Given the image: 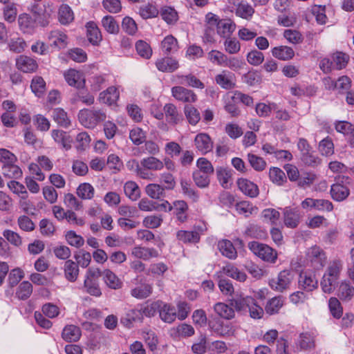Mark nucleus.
Masks as SVG:
<instances>
[{
    "mask_svg": "<svg viewBox=\"0 0 354 354\" xmlns=\"http://www.w3.org/2000/svg\"><path fill=\"white\" fill-rule=\"evenodd\" d=\"M342 270L343 262L342 260L335 259L330 262L320 282L324 292L330 294L333 292Z\"/></svg>",
    "mask_w": 354,
    "mask_h": 354,
    "instance_id": "obj_1",
    "label": "nucleus"
},
{
    "mask_svg": "<svg viewBox=\"0 0 354 354\" xmlns=\"http://www.w3.org/2000/svg\"><path fill=\"white\" fill-rule=\"evenodd\" d=\"M28 10L35 17L37 24L43 28L50 24L55 12L53 3L50 1L45 2L43 8L39 3H32Z\"/></svg>",
    "mask_w": 354,
    "mask_h": 354,
    "instance_id": "obj_2",
    "label": "nucleus"
},
{
    "mask_svg": "<svg viewBox=\"0 0 354 354\" xmlns=\"http://www.w3.org/2000/svg\"><path fill=\"white\" fill-rule=\"evenodd\" d=\"M248 248L263 261L274 263L277 259V252L267 244L258 241H250L248 245Z\"/></svg>",
    "mask_w": 354,
    "mask_h": 354,
    "instance_id": "obj_3",
    "label": "nucleus"
},
{
    "mask_svg": "<svg viewBox=\"0 0 354 354\" xmlns=\"http://www.w3.org/2000/svg\"><path fill=\"white\" fill-rule=\"evenodd\" d=\"M101 277V270L99 268H90L87 270L84 281V291L96 297L102 295V291L98 283Z\"/></svg>",
    "mask_w": 354,
    "mask_h": 354,
    "instance_id": "obj_4",
    "label": "nucleus"
},
{
    "mask_svg": "<svg viewBox=\"0 0 354 354\" xmlns=\"http://www.w3.org/2000/svg\"><path fill=\"white\" fill-rule=\"evenodd\" d=\"M105 113L100 110L82 109L78 113L80 122L86 128H94L97 124L105 120Z\"/></svg>",
    "mask_w": 354,
    "mask_h": 354,
    "instance_id": "obj_5",
    "label": "nucleus"
},
{
    "mask_svg": "<svg viewBox=\"0 0 354 354\" xmlns=\"http://www.w3.org/2000/svg\"><path fill=\"white\" fill-rule=\"evenodd\" d=\"M327 257L325 252L319 246L314 245L308 248L306 253L307 265L315 269L322 268L326 263Z\"/></svg>",
    "mask_w": 354,
    "mask_h": 354,
    "instance_id": "obj_6",
    "label": "nucleus"
},
{
    "mask_svg": "<svg viewBox=\"0 0 354 354\" xmlns=\"http://www.w3.org/2000/svg\"><path fill=\"white\" fill-rule=\"evenodd\" d=\"M294 279V274L288 270L281 271L277 277L272 279L269 281L270 288L278 292H283L290 288Z\"/></svg>",
    "mask_w": 354,
    "mask_h": 354,
    "instance_id": "obj_7",
    "label": "nucleus"
},
{
    "mask_svg": "<svg viewBox=\"0 0 354 354\" xmlns=\"http://www.w3.org/2000/svg\"><path fill=\"white\" fill-rule=\"evenodd\" d=\"M171 95L178 101L183 103H194L197 101V95L190 89L182 86L171 88Z\"/></svg>",
    "mask_w": 354,
    "mask_h": 354,
    "instance_id": "obj_8",
    "label": "nucleus"
},
{
    "mask_svg": "<svg viewBox=\"0 0 354 354\" xmlns=\"http://www.w3.org/2000/svg\"><path fill=\"white\" fill-rule=\"evenodd\" d=\"M298 286L306 292H312L318 288V281L314 273L301 272L299 276Z\"/></svg>",
    "mask_w": 354,
    "mask_h": 354,
    "instance_id": "obj_9",
    "label": "nucleus"
},
{
    "mask_svg": "<svg viewBox=\"0 0 354 354\" xmlns=\"http://www.w3.org/2000/svg\"><path fill=\"white\" fill-rule=\"evenodd\" d=\"M196 150L202 155H205L212 151L214 143L210 136L206 133H198L194 140Z\"/></svg>",
    "mask_w": 354,
    "mask_h": 354,
    "instance_id": "obj_10",
    "label": "nucleus"
},
{
    "mask_svg": "<svg viewBox=\"0 0 354 354\" xmlns=\"http://www.w3.org/2000/svg\"><path fill=\"white\" fill-rule=\"evenodd\" d=\"M254 304V298L243 294H236L230 300V304L234 310L239 313H246L251 304Z\"/></svg>",
    "mask_w": 354,
    "mask_h": 354,
    "instance_id": "obj_11",
    "label": "nucleus"
},
{
    "mask_svg": "<svg viewBox=\"0 0 354 354\" xmlns=\"http://www.w3.org/2000/svg\"><path fill=\"white\" fill-rule=\"evenodd\" d=\"M221 19L212 12H208L205 15V39L208 42L214 41V29L217 28L218 23Z\"/></svg>",
    "mask_w": 354,
    "mask_h": 354,
    "instance_id": "obj_12",
    "label": "nucleus"
},
{
    "mask_svg": "<svg viewBox=\"0 0 354 354\" xmlns=\"http://www.w3.org/2000/svg\"><path fill=\"white\" fill-rule=\"evenodd\" d=\"M131 255L136 259L149 261L151 258L158 257L159 256V253L153 248L137 245L131 249Z\"/></svg>",
    "mask_w": 354,
    "mask_h": 354,
    "instance_id": "obj_13",
    "label": "nucleus"
},
{
    "mask_svg": "<svg viewBox=\"0 0 354 354\" xmlns=\"http://www.w3.org/2000/svg\"><path fill=\"white\" fill-rule=\"evenodd\" d=\"M16 67L24 73H33L37 69L38 64L33 58L21 55L16 59Z\"/></svg>",
    "mask_w": 354,
    "mask_h": 354,
    "instance_id": "obj_14",
    "label": "nucleus"
},
{
    "mask_svg": "<svg viewBox=\"0 0 354 354\" xmlns=\"http://www.w3.org/2000/svg\"><path fill=\"white\" fill-rule=\"evenodd\" d=\"M283 222L286 227L295 228L299 223L301 215L297 208L286 207L283 209Z\"/></svg>",
    "mask_w": 354,
    "mask_h": 354,
    "instance_id": "obj_15",
    "label": "nucleus"
},
{
    "mask_svg": "<svg viewBox=\"0 0 354 354\" xmlns=\"http://www.w3.org/2000/svg\"><path fill=\"white\" fill-rule=\"evenodd\" d=\"M234 78L232 73L223 70L215 76V82L221 88L229 90L235 87Z\"/></svg>",
    "mask_w": 354,
    "mask_h": 354,
    "instance_id": "obj_16",
    "label": "nucleus"
},
{
    "mask_svg": "<svg viewBox=\"0 0 354 354\" xmlns=\"http://www.w3.org/2000/svg\"><path fill=\"white\" fill-rule=\"evenodd\" d=\"M18 24L20 30L23 32L28 34L33 33L37 26L35 18L33 19L27 13L19 15L18 17Z\"/></svg>",
    "mask_w": 354,
    "mask_h": 354,
    "instance_id": "obj_17",
    "label": "nucleus"
},
{
    "mask_svg": "<svg viewBox=\"0 0 354 354\" xmlns=\"http://www.w3.org/2000/svg\"><path fill=\"white\" fill-rule=\"evenodd\" d=\"M174 77L176 83L180 85H186L201 89L205 88V84L198 77L191 73L186 75L177 74Z\"/></svg>",
    "mask_w": 354,
    "mask_h": 354,
    "instance_id": "obj_18",
    "label": "nucleus"
},
{
    "mask_svg": "<svg viewBox=\"0 0 354 354\" xmlns=\"http://www.w3.org/2000/svg\"><path fill=\"white\" fill-rule=\"evenodd\" d=\"M237 185L240 191L246 196L254 198L259 195V190L258 186L246 178H239L237 180Z\"/></svg>",
    "mask_w": 354,
    "mask_h": 354,
    "instance_id": "obj_19",
    "label": "nucleus"
},
{
    "mask_svg": "<svg viewBox=\"0 0 354 354\" xmlns=\"http://www.w3.org/2000/svg\"><path fill=\"white\" fill-rule=\"evenodd\" d=\"M156 66L157 68L164 73H172L179 67L178 62L169 57L160 58L156 60Z\"/></svg>",
    "mask_w": 354,
    "mask_h": 354,
    "instance_id": "obj_20",
    "label": "nucleus"
},
{
    "mask_svg": "<svg viewBox=\"0 0 354 354\" xmlns=\"http://www.w3.org/2000/svg\"><path fill=\"white\" fill-rule=\"evenodd\" d=\"M101 276L105 284L111 289L118 290L122 288V281L111 270L105 269L101 272Z\"/></svg>",
    "mask_w": 354,
    "mask_h": 354,
    "instance_id": "obj_21",
    "label": "nucleus"
},
{
    "mask_svg": "<svg viewBox=\"0 0 354 354\" xmlns=\"http://www.w3.org/2000/svg\"><path fill=\"white\" fill-rule=\"evenodd\" d=\"M64 79L68 85L80 88L84 86V80L80 72L75 69H69L64 74Z\"/></svg>",
    "mask_w": 354,
    "mask_h": 354,
    "instance_id": "obj_22",
    "label": "nucleus"
},
{
    "mask_svg": "<svg viewBox=\"0 0 354 354\" xmlns=\"http://www.w3.org/2000/svg\"><path fill=\"white\" fill-rule=\"evenodd\" d=\"M158 312L160 319L166 323L171 324L176 318V308L170 304H165L162 301Z\"/></svg>",
    "mask_w": 354,
    "mask_h": 354,
    "instance_id": "obj_23",
    "label": "nucleus"
},
{
    "mask_svg": "<svg viewBox=\"0 0 354 354\" xmlns=\"http://www.w3.org/2000/svg\"><path fill=\"white\" fill-rule=\"evenodd\" d=\"M120 93L117 88L110 86L106 90L101 92L99 95V101L109 106L115 104L119 99Z\"/></svg>",
    "mask_w": 354,
    "mask_h": 354,
    "instance_id": "obj_24",
    "label": "nucleus"
},
{
    "mask_svg": "<svg viewBox=\"0 0 354 354\" xmlns=\"http://www.w3.org/2000/svg\"><path fill=\"white\" fill-rule=\"evenodd\" d=\"M222 272L227 277L235 279L239 282H244L246 281L247 274L240 270L237 267L232 263H228L222 268Z\"/></svg>",
    "mask_w": 354,
    "mask_h": 354,
    "instance_id": "obj_25",
    "label": "nucleus"
},
{
    "mask_svg": "<svg viewBox=\"0 0 354 354\" xmlns=\"http://www.w3.org/2000/svg\"><path fill=\"white\" fill-rule=\"evenodd\" d=\"M53 120L61 127L67 129L71 125V120L68 113L62 108H55L51 115Z\"/></svg>",
    "mask_w": 354,
    "mask_h": 354,
    "instance_id": "obj_26",
    "label": "nucleus"
},
{
    "mask_svg": "<svg viewBox=\"0 0 354 354\" xmlns=\"http://www.w3.org/2000/svg\"><path fill=\"white\" fill-rule=\"evenodd\" d=\"M153 285L148 283H140L131 290V295L138 299H144L151 296Z\"/></svg>",
    "mask_w": 354,
    "mask_h": 354,
    "instance_id": "obj_27",
    "label": "nucleus"
},
{
    "mask_svg": "<svg viewBox=\"0 0 354 354\" xmlns=\"http://www.w3.org/2000/svg\"><path fill=\"white\" fill-rule=\"evenodd\" d=\"M51 136L55 142L60 145L66 150L71 148L72 138L67 135L66 131L53 129L51 131Z\"/></svg>",
    "mask_w": 354,
    "mask_h": 354,
    "instance_id": "obj_28",
    "label": "nucleus"
},
{
    "mask_svg": "<svg viewBox=\"0 0 354 354\" xmlns=\"http://www.w3.org/2000/svg\"><path fill=\"white\" fill-rule=\"evenodd\" d=\"M86 28L89 42L93 45H97L102 41V37L97 24L93 21H88L86 24Z\"/></svg>",
    "mask_w": 354,
    "mask_h": 354,
    "instance_id": "obj_29",
    "label": "nucleus"
},
{
    "mask_svg": "<svg viewBox=\"0 0 354 354\" xmlns=\"http://www.w3.org/2000/svg\"><path fill=\"white\" fill-rule=\"evenodd\" d=\"M48 39L52 41V45L59 49L66 48L68 44L67 35L59 30L50 31L48 35Z\"/></svg>",
    "mask_w": 354,
    "mask_h": 354,
    "instance_id": "obj_30",
    "label": "nucleus"
},
{
    "mask_svg": "<svg viewBox=\"0 0 354 354\" xmlns=\"http://www.w3.org/2000/svg\"><path fill=\"white\" fill-rule=\"evenodd\" d=\"M58 21L62 25H68L74 20V13L67 4H62L58 10Z\"/></svg>",
    "mask_w": 354,
    "mask_h": 354,
    "instance_id": "obj_31",
    "label": "nucleus"
},
{
    "mask_svg": "<svg viewBox=\"0 0 354 354\" xmlns=\"http://www.w3.org/2000/svg\"><path fill=\"white\" fill-rule=\"evenodd\" d=\"M218 248L223 256L235 259L237 257V252L232 243L227 239H223L218 243Z\"/></svg>",
    "mask_w": 354,
    "mask_h": 354,
    "instance_id": "obj_32",
    "label": "nucleus"
},
{
    "mask_svg": "<svg viewBox=\"0 0 354 354\" xmlns=\"http://www.w3.org/2000/svg\"><path fill=\"white\" fill-rule=\"evenodd\" d=\"M79 266L72 260H67L64 263V277L70 282H75L79 275Z\"/></svg>",
    "mask_w": 354,
    "mask_h": 354,
    "instance_id": "obj_33",
    "label": "nucleus"
},
{
    "mask_svg": "<svg viewBox=\"0 0 354 354\" xmlns=\"http://www.w3.org/2000/svg\"><path fill=\"white\" fill-rule=\"evenodd\" d=\"M236 24L230 19H221L216 28L218 35L224 38H228L234 31Z\"/></svg>",
    "mask_w": 354,
    "mask_h": 354,
    "instance_id": "obj_34",
    "label": "nucleus"
},
{
    "mask_svg": "<svg viewBox=\"0 0 354 354\" xmlns=\"http://www.w3.org/2000/svg\"><path fill=\"white\" fill-rule=\"evenodd\" d=\"M331 197L337 201L345 200L349 195V189L340 183H336L331 186Z\"/></svg>",
    "mask_w": 354,
    "mask_h": 354,
    "instance_id": "obj_35",
    "label": "nucleus"
},
{
    "mask_svg": "<svg viewBox=\"0 0 354 354\" xmlns=\"http://www.w3.org/2000/svg\"><path fill=\"white\" fill-rule=\"evenodd\" d=\"M62 337L66 342H77L81 337V330L75 325H67L62 330Z\"/></svg>",
    "mask_w": 354,
    "mask_h": 354,
    "instance_id": "obj_36",
    "label": "nucleus"
},
{
    "mask_svg": "<svg viewBox=\"0 0 354 354\" xmlns=\"http://www.w3.org/2000/svg\"><path fill=\"white\" fill-rule=\"evenodd\" d=\"M272 55L278 59L286 61L291 59L295 56V52L291 47L280 46L272 49Z\"/></svg>",
    "mask_w": 354,
    "mask_h": 354,
    "instance_id": "obj_37",
    "label": "nucleus"
},
{
    "mask_svg": "<svg viewBox=\"0 0 354 354\" xmlns=\"http://www.w3.org/2000/svg\"><path fill=\"white\" fill-rule=\"evenodd\" d=\"M214 312L225 319H232L235 313L233 307L223 302H218L214 306Z\"/></svg>",
    "mask_w": 354,
    "mask_h": 354,
    "instance_id": "obj_38",
    "label": "nucleus"
},
{
    "mask_svg": "<svg viewBox=\"0 0 354 354\" xmlns=\"http://www.w3.org/2000/svg\"><path fill=\"white\" fill-rule=\"evenodd\" d=\"M163 109L169 123L176 124L183 120L182 115L178 113L174 104H166Z\"/></svg>",
    "mask_w": 354,
    "mask_h": 354,
    "instance_id": "obj_39",
    "label": "nucleus"
},
{
    "mask_svg": "<svg viewBox=\"0 0 354 354\" xmlns=\"http://www.w3.org/2000/svg\"><path fill=\"white\" fill-rule=\"evenodd\" d=\"M236 6L235 14L236 16L246 20H250L252 17L254 13V9L249 3L241 1Z\"/></svg>",
    "mask_w": 354,
    "mask_h": 354,
    "instance_id": "obj_40",
    "label": "nucleus"
},
{
    "mask_svg": "<svg viewBox=\"0 0 354 354\" xmlns=\"http://www.w3.org/2000/svg\"><path fill=\"white\" fill-rule=\"evenodd\" d=\"M140 165L149 170L154 171H160L164 168L163 162L154 156L142 158Z\"/></svg>",
    "mask_w": 354,
    "mask_h": 354,
    "instance_id": "obj_41",
    "label": "nucleus"
},
{
    "mask_svg": "<svg viewBox=\"0 0 354 354\" xmlns=\"http://www.w3.org/2000/svg\"><path fill=\"white\" fill-rule=\"evenodd\" d=\"M283 304L284 300L282 297H274L267 301L265 306V311L270 315L277 314L283 306Z\"/></svg>",
    "mask_w": 354,
    "mask_h": 354,
    "instance_id": "obj_42",
    "label": "nucleus"
},
{
    "mask_svg": "<svg viewBox=\"0 0 354 354\" xmlns=\"http://www.w3.org/2000/svg\"><path fill=\"white\" fill-rule=\"evenodd\" d=\"M143 319L140 306L137 308L129 310L125 317L121 319V322L129 328L131 326L133 322H140Z\"/></svg>",
    "mask_w": 354,
    "mask_h": 354,
    "instance_id": "obj_43",
    "label": "nucleus"
},
{
    "mask_svg": "<svg viewBox=\"0 0 354 354\" xmlns=\"http://www.w3.org/2000/svg\"><path fill=\"white\" fill-rule=\"evenodd\" d=\"M161 49L166 55L176 52L178 49L177 39L171 35L166 36L161 42Z\"/></svg>",
    "mask_w": 354,
    "mask_h": 354,
    "instance_id": "obj_44",
    "label": "nucleus"
},
{
    "mask_svg": "<svg viewBox=\"0 0 354 354\" xmlns=\"http://www.w3.org/2000/svg\"><path fill=\"white\" fill-rule=\"evenodd\" d=\"M124 192L126 196L133 201H137L140 197V189L134 181L126 182L124 185Z\"/></svg>",
    "mask_w": 354,
    "mask_h": 354,
    "instance_id": "obj_45",
    "label": "nucleus"
},
{
    "mask_svg": "<svg viewBox=\"0 0 354 354\" xmlns=\"http://www.w3.org/2000/svg\"><path fill=\"white\" fill-rule=\"evenodd\" d=\"M173 209L178 220L180 222H185L187 220V212L188 205L184 201H176L173 204Z\"/></svg>",
    "mask_w": 354,
    "mask_h": 354,
    "instance_id": "obj_46",
    "label": "nucleus"
},
{
    "mask_svg": "<svg viewBox=\"0 0 354 354\" xmlns=\"http://www.w3.org/2000/svg\"><path fill=\"white\" fill-rule=\"evenodd\" d=\"M354 295V288L349 281H343L338 288V297L342 300H350Z\"/></svg>",
    "mask_w": 354,
    "mask_h": 354,
    "instance_id": "obj_47",
    "label": "nucleus"
},
{
    "mask_svg": "<svg viewBox=\"0 0 354 354\" xmlns=\"http://www.w3.org/2000/svg\"><path fill=\"white\" fill-rule=\"evenodd\" d=\"M211 330L220 336L230 335L232 334V328L230 324H225L221 321H217L209 325Z\"/></svg>",
    "mask_w": 354,
    "mask_h": 354,
    "instance_id": "obj_48",
    "label": "nucleus"
},
{
    "mask_svg": "<svg viewBox=\"0 0 354 354\" xmlns=\"http://www.w3.org/2000/svg\"><path fill=\"white\" fill-rule=\"evenodd\" d=\"M210 176L211 175L194 170L192 173V179L198 187L203 189L209 185Z\"/></svg>",
    "mask_w": 354,
    "mask_h": 354,
    "instance_id": "obj_49",
    "label": "nucleus"
},
{
    "mask_svg": "<svg viewBox=\"0 0 354 354\" xmlns=\"http://www.w3.org/2000/svg\"><path fill=\"white\" fill-rule=\"evenodd\" d=\"M161 305V301L158 300L153 301L150 304H145L140 305V310L142 312V317H153L158 311Z\"/></svg>",
    "mask_w": 354,
    "mask_h": 354,
    "instance_id": "obj_50",
    "label": "nucleus"
},
{
    "mask_svg": "<svg viewBox=\"0 0 354 354\" xmlns=\"http://www.w3.org/2000/svg\"><path fill=\"white\" fill-rule=\"evenodd\" d=\"M94 187L88 183H81L77 189V196L83 200H90L93 198Z\"/></svg>",
    "mask_w": 354,
    "mask_h": 354,
    "instance_id": "obj_51",
    "label": "nucleus"
},
{
    "mask_svg": "<svg viewBox=\"0 0 354 354\" xmlns=\"http://www.w3.org/2000/svg\"><path fill=\"white\" fill-rule=\"evenodd\" d=\"M3 174L9 178H19L22 176V171L15 162L2 166Z\"/></svg>",
    "mask_w": 354,
    "mask_h": 354,
    "instance_id": "obj_52",
    "label": "nucleus"
},
{
    "mask_svg": "<svg viewBox=\"0 0 354 354\" xmlns=\"http://www.w3.org/2000/svg\"><path fill=\"white\" fill-rule=\"evenodd\" d=\"M218 279V286L220 291L224 295H232L234 293V288L230 280L223 278L221 275V272H217Z\"/></svg>",
    "mask_w": 354,
    "mask_h": 354,
    "instance_id": "obj_53",
    "label": "nucleus"
},
{
    "mask_svg": "<svg viewBox=\"0 0 354 354\" xmlns=\"http://www.w3.org/2000/svg\"><path fill=\"white\" fill-rule=\"evenodd\" d=\"M184 113L187 121L192 125H196L201 120L199 111L192 105H185L184 107Z\"/></svg>",
    "mask_w": 354,
    "mask_h": 354,
    "instance_id": "obj_54",
    "label": "nucleus"
},
{
    "mask_svg": "<svg viewBox=\"0 0 354 354\" xmlns=\"http://www.w3.org/2000/svg\"><path fill=\"white\" fill-rule=\"evenodd\" d=\"M334 69L341 70L345 68L349 61V56L342 52H337L331 55Z\"/></svg>",
    "mask_w": 354,
    "mask_h": 354,
    "instance_id": "obj_55",
    "label": "nucleus"
},
{
    "mask_svg": "<svg viewBox=\"0 0 354 354\" xmlns=\"http://www.w3.org/2000/svg\"><path fill=\"white\" fill-rule=\"evenodd\" d=\"M216 177L221 185L225 188H230L231 185V173L223 167L216 168Z\"/></svg>",
    "mask_w": 354,
    "mask_h": 354,
    "instance_id": "obj_56",
    "label": "nucleus"
},
{
    "mask_svg": "<svg viewBox=\"0 0 354 354\" xmlns=\"http://www.w3.org/2000/svg\"><path fill=\"white\" fill-rule=\"evenodd\" d=\"M102 26L110 34H118L119 32V25L112 16L104 17L102 19Z\"/></svg>",
    "mask_w": 354,
    "mask_h": 354,
    "instance_id": "obj_57",
    "label": "nucleus"
},
{
    "mask_svg": "<svg viewBox=\"0 0 354 354\" xmlns=\"http://www.w3.org/2000/svg\"><path fill=\"white\" fill-rule=\"evenodd\" d=\"M269 178L273 183L277 185H282L286 182V176L284 171L279 167H273L270 169Z\"/></svg>",
    "mask_w": 354,
    "mask_h": 354,
    "instance_id": "obj_58",
    "label": "nucleus"
},
{
    "mask_svg": "<svg viewBox=\"0 0 354 354\" xmlns=\"http://www.w3.org/2000/svg\"><path fill=\"white\" fill-rule=\"evenodd\" d=\"M177 238L183 243H198L200 240V235L194 231L180 230L177 232Z\"/></svg>",
    "mask_w": 354,
    "mask_h": 354,
    "instance_id": "obj_59",
    "label": "nucleus"
},
{
    "mask_svg": "<svg viewBox=\"0 0 354 354\" xmlns=\"http://www.w3.org/2000/svg\"><path fill=\"white\" fill-rule=\"evenodd\" d=\"M3 236L8 243L16 248H20L23 245L22 237L16 232L11 230H5Z\"/></svg>",
    "mask_w": 354,
    "mask_h": 354,
    "instance_id": "obj_60",
    "label": "nucleus"
},
{
    "mask_svg": "<svg viewBox=\"0 0 354 354\" xmlns=\"http://www.w3.org/2000/svg\"><path fill=\"white\" fill-rule=\"evenodd\" d=\"M328 308L330 314L335 319H339L343 315V308L336 297H332L329 299Z\"/></svg>",
    "mask_w": 354,
    "mask_h": 354,
    "instance_id": "obj_61",
    "label": "nucleus"
},
{
    "mask_svg": "<svg viewBox=\"0 0 354 354\" xmlns=\"http://www.w3.org/2000/svg\"><path fill=\"white\" fill-rule=\"evenodd\" d=\"M145 192L150 198L159 199L164 195L165 188L159 184L151 183L146 186Z\"/></svg>",
    "mask_w": 354,
    "mask_h": 354,
    "instance_id": "obj_62",
    "label": "nucleus"
},
{
    "mask_svg": "<svg viewBox=\"0 0 354 354\" xmlns=\"http://www.w3.org/2000/svg\"><path fill=\"white\" fill-rule=\"evenodd\" d=\"M226 55L218 50H212L207 53V59L213 64L223 66Z\"/></svg>",
    "mask_w": 354,
    "mask_h": 354,
    "instance_id": "obj_63",
    "label": "nucleus"
},
{
    "mask_svg": "<svg viewBox=\"0 0 354 354\" xmlns=\"http://www.w3.org/2000/svg\"><path fill=\"white\" fill-rule=\"evenodd\" d=\"M139 13L142 18L147 19L157 17L159 11L156 6L149 3L140 8Z\"/></svg>",
    "mask_w": 354,
    "mask_h": 354,
    "instance_id": "obj_64",
    "label": "nucleus"
}]
</instances>
